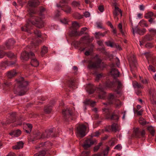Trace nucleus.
Here are the masks:
<instances>
[{"mask_svg":"<svg viewBox=\"0 0 156 156\" xmlns=\"http://www.w3.org/2000/svg\"><path fill=\"white\" fill-rule=\"evenodd\" d=\"M115 85H117V90H119L122 87V83L118 79H115L113 82L109 81H106L104 84V86L100 87L98 88L99 95L98 97L100 99H104L105 97V88H112L115 87Z\"/></svg>","mask_w":156,"mask_h":156,"instance_id":"2","label":"nucleus"},{"mask_svg":"<svg viewBox=\"0 0 156 156\" xmlns=\"http://www.w3.org/2000/svg\"><path fill=\"white\" fill-rule=\"evenodd\" d=\"M61 22L64 24H66L67 23L68 21L66 18H64L60 20Z\"/></svg>","mask_w":156,"mask_h":156,"instance_id":"63","label":"nucleus"},{"mask_svg":"<svg viewBox=\"0 0 156 156\" xmlns=\"http://www.w3.org/2000/svg\"><path fill=\"white\" fill-rule=\"evenodd\" d=\"M129 61L131 69L132 68L135 69L136 67L137 63L134 55H133L131 58L129 59Z\"/></svg>","mask_w":156,"mask_h":156,"instance_id":"18","label":"nucleus"},{"mask_svg":"<svg viewBox=\"0 0 156 156\" xmlns=\"http://www.w3.org/2000/svg\"><path fill=\"white\" fill-rule=\"evenodd\" d=\"M146 32V29L144 28L142 30L137 29L136 32L140 35H143Z\"/></svg>","mask_w":156,"mask_h":156,"instance_id":"40","label":"nucleus"},{"mask_svg":"<svg viewBox=\"0 0 156 156\" xmlns=\"http://www.w3.org/2000/svg\"><path fill=\"white\" fill-rule=\"evenodd\" d=\"M148 30L149 32L153 33V34H156V30L155 29L152 28H150Z\"/></svg>","mask_w":156,"mask_h":156,"instance_id":"58","label":"nucleus"},{"mask_svg":"<svg viewBox=\"0 0 156 156\" xmlns=\"http://www.w3.org/2000/svg\"><path fill=\"white\" fill-rule=\"evenodd\" d=\"M84 103L86 105L94 107L95 105L96 102L92 101L90 99H87L84 102Z\"/></svg>","mask_w":156,"mask_h":156,"instance_id":"29","label":"nucleus"},{"mask_svg":"<svg viewBox=\"0 0 156 156\" xmlns=\"http://www.w3.org/2000/svg\"><path fill=\"white\" fill-rule=\"evenodd\" d=\"M40 3L39 0H30L28 5L30 7H35L39 5Z\"/></svg>","mask_w":156,"mask_h":156,"instance_id":"21","label":"nucleus"},{"mask_svg":"<svg viewBox=\"0 0 156 156\" xmlns=\"http://www.w3.org/2000/svg\"><path fill=\"white\" fill-rule=\"evenodd\" d=\"M24 119L22 117H21L20 119H19L16 122V126L18 125L20 126L23 123V121Z\"/></svg>","mask_w":156,"mask_h":156,"instance_id":"45","label":"nucleus"},{"mask_svg":"<svg viewBox=\"0 0 156 156\" xmlns=\"http://www.w3.org/2000/svg\"><path fill=\"white\" fill-rule=\"evenodd\" d=\"M52 146V144L50 142L47 141L44 143H42L39 145V147H40L42 146H44L47 148L48 149L50 148Z\"/></svg>","mask_w":156,"mask_h":156,"instance_id":"30","label":"nucleus"},{"mask_svg":"<svg viewBox=\"0 0 156 156\" xmlns=\"http://www.w3.org/2000/svg\"><path fill=\"white\" fill-rule=\"evenodd\" d=\"M5 55H6L8 57L11 58H16V55L14 54L13 53L11 52H9L8 53H5Z\"/></svg>","mask_w":156,"mask_h":156,"instance_id":"42","label":"nucleus"},{"mask_svg":"<svg viewBox=\"0 0 156 156\" xmlns=\"http://www.w3.org/2000/svg\"><path fill=\"white\" fill-rule=\"evenodd\" d=\"M56 6L58 8H61V9L67 13H69L71 12V8L66 5V0H60L59 3L56 4Z\"/></svg>","mask_w":156,"mask_h":156,"instance_id":"8","label":"nucleus"},{"mask_svg":"<svg viewBox=\"0 0 156 156\" xmlns=\"http://www.w3.org/2000/svg\"><path fill=\"white\" fill-rule=\"evenodd\" d=\"M102 74L101 73L98 74L96 75V77L95 80L96 81H98V80L102 77Z\"/></svg>","mask_w":156,"mask_h":156,"instance_id":"54","label":"nucleus"},{"mask_svg":"<svg viewBox=\"0 0 156 156\" xmlns=\"http://www.w3.org/2000/svg\"><path fill=\"white\" fill-rule=\"evenodd\" d=\"M15 43V41L12 38L8 40V42L6 43L5 45L6 47H2L1 49L3 50L11 49Z\"/></svg>","mask_w":156,"mask_h":156,"instance_id":"16","label":"nucleus"},{"mask_svg":"<svg viewBox=\"0 0 156 156\" xmlns=\"http://www.w3.org/2000/svg\"><path fill=\"white\" fill-rule=\"evenodd\" d=\"M116 140L115 138H113L109 141V144L111 146H113L115 144Z\"/></svg>","mask_w":156,"mask_h":156,"instance_id":"52","label":"nucleus"},{"mask_svg":"<svg viewBox=\"0 0 156 156\" xmlns=\"http://www.w3.org/2000/svg\"><path fill=\"white\" fill-rule=\"evenodd\" d=\"M62 114L65 116V120L66 121H69L72 114L71 111L69 108H67L66 109L64 110L62 112ZM71 119V118H70Z\"/></svg>","mask_w":156,"mask_h":156,"instance_id":"14","label":"nucleus"},{"mask_svg":"<svg viewBox=\"0 0 156 156\" xmlns=\"http://www.w3.org/2000/svg\"><path fill=\"white\" fill-rule=\"evenodd\" d=\"M93 49L92 46H87L85 47H81L80 48V51H85L84 53L85 55L88 56L90 55V53L92 51Z\"/></svg>","mask_w":156,"mask_h":156,"instance_id":"15","label":"nucleus"},{"mask_svg":"<svg viewBox=\"0 0 156 156\" xmlns=\"http://www.w3.org/2000/svg\"><path fill=\"white\" fill-rule=\"evenodd\" d=\"M8 65V62L5 61L0 62V69L3 70L5 69Z\"/></svg>","mask_w":156,"mask_h":156,"instance_id":"33","label":"nucleus"},{"mask_svg":"<svg viewBox=\"0 0 156 156\" xmlns=\"http://www.w3.org/2000/svg\"><path fill=\"white\" fill-rule=\"evenodd\" d=\"M68 85L69 87L72 88L75 87V83L74 81L71 80L68 81Z\"/></svg>","mask_w":156,"mask_h":156,"instance_id":"43","label":"nucleus"},{"mask_svg":"<svg viewBox=\"0 0 156 156\" xmlns=\"http://www.w3.org/2000/svg\"><path fill=\"white\" fill-rule=\"evenodd\" d=\"M154 46L153 44L151 43H148L146 44L145 45V47L148 48H151Z\"/></svg>","mask_w":156,"mask_h":156,"instance_id":"56","label":"nucleus"},{"mask_svg":"<svg viewBox=\"0 0 156 156\" xmlns=\"http://www.w3.org/2000/svg\"><path fill=\"white\" fill-rule=\"evenodd\" d=\"M139 24L142 27H148V26L146 23V21L144 20H141L139 23Z\"/></svg>","mask_w":156,"mask_h":156,"instance_id":"39","label":"nucleus"},{"mask_svg":"<svg viewBox=\"0 0 156 156\" xmlns=\"http://www.w3.org/2000/svg\"><path fill=\"white\" fill-rule=\"evenodd\" d=\"M139 122L140 124L143 125H145L147 123V122L146 120L142 117H140V118Z\"/></svg>","mask_w":156,"mask_h":156,"instance_id":"44","label":"nucleus"},{"mask_svg":"<svg viewBox=\"0 0 156 156\" xmlns=\"http://www.w3.org/2000/svg\"><path fill=\"white\" fill-rule=\"evenodd\" d=\"M95 87L94 86L89 84L87 87V91L90 94L93 93L94 91Z\"/></svg>","mask_w":156,"mask_h":156,"instance_id":"28","label":"nucleus"},{"mask_svg":"<svg viewBox=\"0 0 156 156\" xmlns=\"http://www.w3.org/2000/svg\"><path fill=\"white\" fill-rule=\"evenodd\" d=\"M41 42V40H40L39 39L32 40L31 42L32 46L31 48H33L34 47L36 48L37 47L38 45Z\"/></svg>","mask_w":156,"mask_h":156,"instance_id":"27","label":"nucleus"},{"mask_svg":"<svg viewBox=\"0 0 156 156\" xmlns=\"http://www.w3.org/2000/svg\"><path fill=\"white\" fill-rule=\"evenodd\" d=\"M150 100L153 105H156V90L151 89L149 91Z\"/></svg>","mask_w":156,"mask_h":156,"instance_id":"12","label":"nucleus"},{"mask_svg":"<svg viewBox=\"0 0 156 156\" xmlns=\"http://www.w3.org/2000/svg\"><path fill=\"white\" fill-rule=\"evenodd\" d=\"M5 54L6 53L4 51L0 50V58H3Z\"/></svg>","mask_w":156,"mask_h":156,"instance_id":"62","label":"nucleus"},{"mask_svg":"<svg viewBox=\"0 0 156 156\" xmlns=\"http://www.w3.org/2000/svg\"><path fill=\"white\" fill-rule=\"evenodd\" d=\"M115 9L113 12L114 16H118L119 14L121 16H122V12L121 10L119 8L117 7L115 5Z\"/></svg>","mask_w":156,"mask_h":156,"instance_id":"24","label":"nucleus"},{"mask_svg":"<svg viewBox=\"0 0 156 156\" xmlns=\"http://www.w3.org/2000/svg\"><path fill=\"white\" fill-rule=\"evenodd\" d=\"M45 153L46 152L44 151H41L35 154L34 156H44Z\"/></svg>","mask_w":156,"mask_h":156,"instance_id":"47","label":"nucleus"},{"mask_svg":"<svg viewBox=\"0 0 156 156\" xmlns=\"http://www.w3.org/2000/svg\"><path fill=\"white\" fill-rule=\"evenodd\" d=\"M118 27L120 32L122 35H124V33L122 30V25L121 23H119L118 25Z\"/></svg>","mask_w":156,"mask_h":156,"instance_id":"49","label":"nucleus"},{"mask_svg":"<svg viewBox=\"0 0 156 156\" xmlns=\"http://www.w3.org/2000/svg\"><path fill=\"white\" fill-rule=\"evenodd\" d=\"M16 62V60L14 61H10L9 62H8V66H12L14 65Z\"/></svg>","mask_w":156,"mask_h":156,"instance_id":"59","label":"nucleus"},{"mask_svg":"<svg viewBox=\"0 0 156 156\" xmlns=\"http://www.w3.org/2000/svg\"><path fill=\"white\" fill-rule=\"evenodd\" d=\"M108 30H106L102 33L99 32H96L95 33L94 35L95 37L99 39L101 37H104L105 35L108 33Z\"/></svg>","mask_w":156,"mask_h":156,"instance_id":"25","label":"nucleus"},{"mask_svg":"<svg viewBox=\"0 0 156 156\" xmlns=\"http://www.w3.org/2000/svg\"><path fill=\"white\" fill-rule=\"evenodd\" d=\"M72 5L74 7H78L80 5V2H76V1H73L72 3Z\"/></svg>","mask_w":156,"mask_h":156,"instance_id":"46","label":"nucleus"},{"mask_svg":"<svg viewBox=\"0 0 156 156\" xmlns=\"http://www.w3.org/2000/svg\"><path fill=\"white\" fill-rule=\"evenodd\" d=\"M93 39V38H90L89 36L87 35L81 38L80 43H89L91 42Z\"/></svg>","mask_w":156,"mask_h":156,"instance_id":"22","label":"nucleus"},{"mask_svg":"<svg viewBox=\"0 0 156 156\" xmlns=\"http://www.w3.org/2000/svg\"><path fill=\"white\" fill-rule=\"evenodd\" d=\"M73 16L76 18V19H80L82 18V16L80 15V14L78 13H75L74 15Z\"/></svg>","mask_w":156,"mask_h":156,"instance_id":"48","label":"nucleus"},{"mask_svg":"<svg viewBox=\"0 0 156 156\" xmlns=\"http://www.w3.org/2000/svg\"><path fill=\"white\" fill-rule=\"evenodd\" d=\"M135 135L137 137H140V135L141 136L143 137L145 134V132L144 130L139 132L138 130H136L135 131Z\"/></svg>","mask_w":156,"mask_h":156,"instance_id":"31","label":"nucleus"},{"mask_svg":"<svg viewBox=\"0 0 156 156\" xmlns=\"http://www.w3.org/2000/svg\"><path fill=\"white\" fill-rule=\"evenodd\" d=\"M104 104L105 105L114 104L117 108H119L121 105L120 101L119 100L116 99L114 95L112 94H110L109 95L108 97V102Z\"/></svg>","mask_w":156,"mask_h":156,"instance_id":"7","label":"nucleus"},{"mask_svg":"<svg viewBox=\"0 0 156 156\" xmlns=\"http://www.w3.org/2000/svg\"><path fill=\"white\" fill-rule=\"evenodd\" d=\"M89 151H84L82 153V156H89Z\"/></svg>","mask_w":156,"mask_h":156,"instance_id":"53","label":"nucleus"},{"mask_svg":"<svg viewBox=\"0 0 156 156\" xmlns=\"http://www.w3.org/2000/svg\"><path fill=\"white\" fill-rule=\"evenodd\" d=\"M34 34L38 37H40L41 36V32L39 30H37L34 31Z\"/></svg>","mask_w":156,"mask_h":156,"instance_id":"51","label":"nucleus"},{"mask_svg":"<svg viewBox=\"0 0 156 156\" xmlns=\"http://www.w3.org/2000/svg\"><path fill=\"white\" fill-rule=\"evenodd\" d=\"M133 86L135 88H144V87L142 85L136 81L133 82Z\"/></svg>","mask_w":156,"mask_h":156,"instance_id":"35","label":"nucleus"},{"mask_svg":"<svg viewBox=\"0 0 156 156\" xmlns=\"http://www.w3.org/2000/svg\"><path fill=\"white\" fill-rule=\"evenodd\" d=\"M101 60L96 56L95 57L92 61L89 62V66L91 68H98L100 67Z\"/></svg>","mask_w":156,"mask_h":156,"instance_id":"9","label":"nucleus"},{"mask_svg":"<svg viewBox=\"0 0 156 156\" xmlns=\"http://www.w3.org/2000/svg\"><path fill=\"white\" fill-rule=\"evenodd\" d=\"M115 61L116 64L118 67H119L120 65V62L119 59L117 57H116L115 58Z\"/></svg>","mask_w":156,"mask_h":156,"instance_id":"60","label":"nucleus"},{"mask_svg":"<svg viewBox=\"0 0 156 156\" xmlns=\"http://www.w3.org/2000/svg\"><path fill=\"white\" fill-rule=\"evenodd\" d=\"M16 113L15 112H13L12 113L10 117V120H11L10 122H7V124H9L10 123L13 122L15 121Z\"/></svg>","mask_w":156,"mask_h":156,"instance_id":"34","label":"nucleus"},{"mask_svg":"<svg viewBox=\"0 0 156 156\" xmlns=\"http://www.w3.org/2000/svg\"><path fill=\"white\" fill-rule=\"evenodd\" d=\"M87 30V28L84 27L81 29L80 32H78L76 30H73L71 31V35L72 36H80L84 34H86L85 32Z\"/></svg>","mask_w":156,"mask_h":156,"instance_id":"11","label":"nucleus"},{"mask_svg":"<svg viewBox=\"0 0 156 156\" xmlns=\"http://www.w3.org/2000/svg\"><path fill=\"white\" fill-rule=\"evenodd\" d=\"M17 72L14 69L8 71L6 73V76L9 79H11L14 77L16 74Z\"/></svg>","mask_w":156,"mask_h":156,"instance_id":"20","label":"nucleus"},{"mask_svg":"<svg viewBox=\"0 0 156 156\" xmlns=\"http://www.w3.org/2000/svg\"><path fill=\"white\" fill-rule=\"evenodd\" d=\"M145 40L147 41H151L153 39L152 36L149 35L147 34L145 37Z\"/></svg>","mask_w":156,"mask_h":156,"instance_id":"50","label":"nucleus"},{"mask_svg":"<svg viewBox=\"0 0 156 156\" xmlns=\"http://www.w3.org/2000/svg\"><path fill=\"white\" fill-rule=\"evenodd\" d=\"M104 114H105L107 119H110L111 120H118L119 118V111L117 110H115L111 115V114L112 110L110 109L105 108L103 109Z\"/></svg>","mask_w":156,"mask_h":156,"instance_id":"5","label":"nucleus"},{"mask_svg":"<svg viewBox=\"0 0 156 156\" xmlns=\"http://www.w3.org/2000/svg\"><path fill=\"white\" fill-rule=\"evenodd\" d=\"M53 130V128L50 129L48 130H46L44 133H43L37 132L34 135L33 141L41 138H48L51 136V134L52 133Z\"/></svg>","mask_w":156,"mask_h":156,"instance_id":"6","label":"nucleus"},{"mask_svg":"<svg viewBox=\"0 0 156 156\" xmlns=\"http://www.w3.org/2000/svg\"><path fill=\"white\" fill-rule=\"evenodd\" d=\"M86 127L83 124L79 125L77 128V136L81 137H83L86 135Z\"/></svg>","mask_w":156,"mask_h":156,"instance_id":"10","label":"nucleus"},{"mask_svg":"<svg viewBox=\"0 0 156 156\" xmlns=\"http://www.w3.org/2000/svg\"><path fill=\"white\" fill-rule=\"evenodd\" d=\"M52 110V107L51 106H46L44 108V111L45 112L48 114L51 112Z\"/></svg>","mask_w":156,"mask_h":156,"instance_id":"36","label":"nucleus"},{"mask_svg":"<svg viewBox=\"0 0 156 156\" xmlns=\"http://www.w3.org/2000/svg\"><path fill=\"white\" fill-rule=\"evenodd\" d=\"M28 84V82L25 80L23 77L16 79L13 90L14 94L20 96L25 95L28 90L27 87Z\"/></svg>","mask_w":156,"mask_h":156,"instance_id":"1","label":"nucleus"},{"mask_svg":"<svg viewBox=\"0 0 156 156\" xmlns=\"http://www.w3.org/2000/svg\"><path fill=\"white\" fill-rule=\"evenodd\" d=\"M102 144L101 143H100L99 144L95 147L94 148V152H96L99 148L100 146Z\"/></svg>","mask_w":156,"mask_h":156,"instance_id":"61","label":"nucleus"},{"mask_svg":"<svg viewBox=\"0 0 156 156\" xmlns=\"http://www.w3.org/2000/svg\"><path fill=\"white\" fill-rule=\"evenodd\" d=\"M144 55H145L146 58L147 60L148 63H150L151 62L153 64H154V59L151 56V55L150 53L147 52L144 53Z\"/></svg>","mask_w":156,"mask_h":156,"instance_id":"19","label":"nucleus"},{"mask_svg":"<svg viewBox=\"0 0 156 156\" xmlns=\"http://www.w3.org/2000/svg\"><path fill=\"white\" fill-rule=\"evenodd\" d=\"M114 66V63H112L110 67L111 68V70L110 72L109 75H111L113 77L115 78L119 76V73L117 69L113 68Z\"/></svg>","mask_w":156,"mask_h":156,"instance_id":"13","label":"nucleus"},{"mask_svg":"<svg viewBox=\"0 0 156 156\" xmlns=\"http://www.w3.org/2000/svg\"><path fill=\"white\" fill-rule=\"evenodd\" d=\"M96 140H93L91 139H87L85 141L82 146L85 149H87L94 144Z\"/></svg>","mask_w":156,"mask_h":156,"instance_id":"17","label":"nucleus"},{"mask_svg":"<svg viewBox=\"0 0 156 156\" xmlns=\"http://www.w3.org/2000/svg\"><path fill=\"white\" fill-rule=\"evenodd\" d=\"M109 149L108 147H107L103 151V154L104 155H107L108 153V151H109Z\"/></svg>","mask_w":156,"mask_h":156,"instance_id":"64","label":"nucleus"},{"mask_svg":"<svg viewBox=\"0 0 156 156\" xmlns=\"http://www.w3.org/2000/svg\"><path fill=\"white\" fill-rule=\"evenodd\" d=\"M108 129L115 132L119 130V125L117 124L113 123L111 126H109Z\"/></svg>","mask_w":156,"mask_h":156,"instance_id":"23","label":"nucleus"},{"mask_svg":"<svg viewBox=\"0 0 156 156\" xmlns=\"http://www.w3.org/2000/svg\"><path fill=\"white\" fill-rule=\"evenodd\" d=\"M72 27L73 29L75 30L78 28L80 27V26L78 23L76 21H74L72 23Z\"/></svg>","mask_w":156,"mask_h":156,"instance_id":"37","label":"nucleus"},{"mask_svg":"<svg viewBox=\"0 0 156 156\" xmlns=\"http://www.w3.org/2000/svg\"><path fill=\"white\" fill-rule=\"evenodd\" d=\"M23 143L22 142H20L17 144L13 146L12 148L14 149H19L22 148L23 147Z\"/></svg>","mask_w":156,"mask_h":156,"instance_id":"32","label":"nucleus"},{"mask_svg":"<svg viewBox=\"0 0 156 156\" xmlns=\"http://www.w3.org/2000/svg\"><path fill=\"white\" fill-rule=\"evenodd\" d=\"M147 129L149 131L151 132V133L152 134L154 133V130L152 126H150L148 127L147 128Z\"/></svg>","mask_w":156,"mask_h":156,"instance_id":"57","label":"nucleus"},{"mask_svg":"<svg viewBox=\"0 0 156 156\" xmlns=\"http://www.w3.org/2000/svg\"><path fill=\"white\" fill-rule=\"evenodd\" d=\"M35 22L29 20L24 27H22V30L28 33L31 28L32 25H36V26L39 28H41L44 26V22L41 18L40 19L35 18Z\"/></svg>","mask_w":156,"mask_h":156,"instance_id":"3","label":"nucleus"},{"mask_svg":"<svg viewBox=\"0 0 156 156\" xmlns=\"http://www.w3.org/2000/svg\"><path fill=\"white\" fill-rule=\"evenodd\" d=\"M154 16V13L151 12H149L145 14L144 17L147 19L151 18V17Z\"/></svg>","mask_w":156,"mask_h":156,"instance_id":"41","label":"nucleus"},{"mask_svg":"<svg viewBox=\"0 0 156 156\" xmlns=\"http://www.w3.org/2000/svg\"><path fill=\"white\" fill-rule=\"evenodd\" d=\"M48 48L45 46H43L41 49V55L42 56H43L45 54L48 52Z\"/></svg>","mask_w":156,"mask_h":156,"instance_id":"38","label":"nucleus"},{"mask_svg":"<svg viewBox=\"0 0 156 156\" xmlns=\"http://www.w3.org/2000/svg\"><path fill=\"white\" fill-rule=\"evenodd\" d=\"M21 131L20 129H17L11 131L9 133V134L11 136H13L17 137L20 136L21 134Z\"/></svg>","mask_w":156,"mask_h":156,"instance_id":"26","label":"nucleus"},{"mask_svg":"<svg viewBox=\"0 0 156 156\" xmlns=\"http://www.w3.org/2000/svg\"><path fill=\"white\" fill-rule=\"evenodd\" d=\"M34 54L32 52L28 53L25 51H24L21 54V58L22 60L27 61L29 59V57L31 56L30 63L31 66L34 67H37L39 65V63L37 60L34 58Z\"/></svg>","mask_w":156,"mask_h":156,"instance_id":"4","label":"nucleus"},{"mask_svg":"<svg viewBox=\"0 0 156 156\" xmlns=\"http://www.w3.org/2000/svg\"><path fill=\"white\" fill-rule=\"evenodd\" d=\"M148 70L150 71H151L153 72H155V69L153 66L152 65H150L148 68Z\"/></svg>","mask_w":156,"mask_h":156,"instance_id":"55","label":"nucleus"}]
</instances>
